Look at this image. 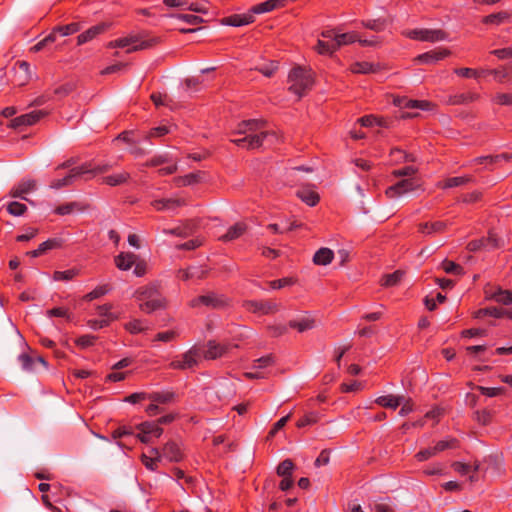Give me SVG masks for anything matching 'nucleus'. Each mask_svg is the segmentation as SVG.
Instances as JSON below:
<instances>
[{
	"instance_id": "obj_1",
	"label": "nucleus",
	"mask_w": 512,
	"mask_h": 512,
	"mask_svg": "<svg viewBox=\"0 0 512 512\" xmlns=\"http://www.w3.org/2000/svg\"><path fill=\"white\" fill-rule=\"evenodd\" d=\"M265 121L250 119L244 120L237 125L234 133L243 137L232 139L231 142L244 149H257L263 145L269 133L264 130Z\"/></svg>"
},
{
	"instance_id": "obj_2",
	"label": "nucleus",
	"mask_w": 512,
	"mask_h": 512,
	"mask_svg": "<svg viewBox=\"0 0 512 512\" xmlns=\"http://www.w3.org/2000/svg\"><path fill=\"white\" fill-rule=\"evenodd\" d=\"M134 297L139 302L140 310L147 314L163 309L166 306V299L154 284L139 287L135 291Z\"/></svg>"
},
{
	"instance_id": "obj_3",
	"label": "nucleus",
	"mask_w": 512,
	"mask_h": 512,
	"mask_svg": "<svg viewBox=\"0 0 512 512\" xmlns=\"http://www.w3.org/2000/svg\"><path fill=\"white\" fill-rule=\"evenodd\" d=\"M158 43L157 38L145 39L142 35H133L119 38L108 43L109 48H127V53L145 50L155 46Z\"/></svg>"
},
{
	"instance_id": "obj_4",
	"label": "nucleus",
	"mask_w": 512,
	"mask_h": 512,
	"mask_svg": "<svg viewBox=\"0 0 512 512\" xmlns=\"http://www.w3.org/2000/svg\"><path fill=\"white\" fill-rule=\"evenodd\" d=\"M288 80L290 82L289 90L299 97L303 96L307 90L311 89L313 84L310 71L301 67L292 69L289 73Z\"/></svg>"
},
{
	"instance_id": "obj_5",
	"label": "nucleus",
	"mask_w": 512,
	"mask_h": 512,
	"mask_svg": "<svg viewBox=\"0 0 512 512\" xmlns=\"http://www.w3.org/2000/svg\"><path fill=\"white\" fill-rule=\"evenodd\" d=\"M203 357L202 351L199 346L193 345L189 350L176 357L169 363V368L174 370H189L193 369L201 361Z\"/></svg>"
},
{
	"instance_id": "obj_6",
	"label": "nucleus",
	"mask_w": 512,
	"mask_h": 512,
	"mask_svg": "<svg viewBox=\"0 0 512 512\" xmlns=\"http://www.w3.org/2000/svg\"><path fill=\"white\" fill-rule=\"evenodd\" d=\"M189 305L192 308L205 306L211 309H221L229 305V299L223 294L209 292L193 298Z\"/></svg>"
},
{
	"instance_id": "obj_7",
	"label": "nucleus",
	"mask_w": 512,
	"mask_h": 512,
	"mask_svg": "<svg viewBox=\"0 0 512 512\" xmlns=\"http://www.w3.org/2000/svg\"><path fill=\"white\" fill-rule=\"evenodd\" d=\"M419 187L420 185L413 178L403 179L398 181L396 184L389 186L386 189L385 194L388 198L393 199L414 191Z\"/></svg>"
},
{
	"instance_id": "obj_8",
	"label": "nucleus",
	"mask_w": 512,
	"mask_h": 512,
	"mask_svg": "<svg viewBox=\"0 0 512 512\" xmlns=\"http://www.w3.org/2000/svg\"><path fill=\"white\" fill-rule=\"evenodd\" d=\"M90 170V167L87 165H81L75 168H72L68 175H66L63 178L55 179L51 181L50 188L52 189H60L66 186H69L73 183V181L82 176L85 175Z\"/></svg>"
},
{
	"instance_id": "obj_9",
	"label": "nucleus",
	"mask_w": 512,
	"mask_h": 512,
	"mask_svg": "<svg viewBox=\"0 0 512 512\" xmlns=\"http://www.w3.org/2000/svg\"><path fill=\"white\" fill-rule=\"evenodd\" d=\"M244 307L247 311L260 315L273 314L279 310V305L270 301H247Z\"/></svg>"
},
{
	"instance_id": "obj_10",
	"label": "nucleus",
	"mask_w": 512,
	"mask_h": 512,
	"mask_svg": "<svg viewBox=\"0 0 512 512\" xmlns=\"http://www.w3.org/2000/svg\"><path fill=\"white\" fill-rule=\"evenodd\" d=\"M45 115L46 113L41 110H34L12 119L9 124V127L14 129H20L22 127L31 126L37 123Z\"/></svg>"
},
{
	"instance_id": "obj_11",
	"label": "nucleus",
	"mask_w": 512,
	"mask_h": 512,
	"mask_svg": "<svg viewBox=\"0 0 512 512\" xmlns=\"http://www.w3.org/2000/svg\"><path fill=\"white\" fill-rule=\"evenodd\" d=\"M207 349L202 352L203 357L207 360H215L226 355L231 349L230 344H221L215 340H209L206 344Z\"/></svg>"
},
{
	"instance_id": "obj_12",
	"label": "nucleus",
	"mask_w": 512,
	"mask_h": 512,
	"mask_svg": "<svg viewBox=\"0 0 512 512\" xmlns=\"http://www.w3.org/2000/svg\"><path fill=\"white\" fill-rule=\"evenodd\" d=\"M160 452L162 458L167 459L169 462H180L184 458L180 444L173 440L168 441Z\"/></svg>"
},
{
	"instance_id": "obj_13",
	"label": "nucleus",
	"mask_w": 512,
	"mask_h": 512,
	"mask_svg": "<svg viewBox=\"0 0 512 512\" xmlns=\"http://www.w3.org/2000/svg\"><path fill=\"white\" fill-rule=\"evenodd\" d=\"M36 189V181L32 179H23L17 185L13 186L9 192V195L13 198H20L25 201H29L26 194Z\"/></svg>"
},
{
	"instance_id": "obj_14",
	"label": "nucleus",
	"mask_w": 512,
	"mask_h": 512,
	"mask_svg": "<svg viewBox=\"0 0 512 512\" xmlns=\"http://www.w3.org/2000/svg\"><path fill=\"white\" fill-rule=\"evenodd\" d=\"M487 299L494 300L503 305L512 304V290H503L500 287H491L485 289Z\"/></svg>"
},
{
	"instance_id": "obj_15",
	"label": "nucleus",
	"mask_w": 512,
	"mask_h": 512,
	"mask_svg": "<svg viewBox=\"0 0 512 512\" xmlns=\"http://www.w3.org/2000/svg\"><path fill=\"white\" fill-rule=\"evenodd\" d=\"M254 16H253V13L251 12V9L249 10V12L247 13H244V14H233V15H230V16H227L225 18L222 19V24L224 25H228V26H233V27H240V26H244V25H248L250 23H253L254 22Z\"/></svg>"
},
{
	"instance_id": "obj_16",
	"label": "nucleus",
	"mask_w": 512,
	"mask_h": 512,
	"mask_svg": "<svg viewBox=\"0 0 512 512\" xmlns=\"http://www.w3.org/2000/svg\"><path fill=\"white\" fill-rule=\"evenodd\" d=\"M108 27L109 25L106 23H99L95 26L90 27L89 29L78 35L77 44L83 45L93 40L98 35L104 33L108 29Z\"/></svg>"
},
{
	"instance_id": "obj_17",
	"label": "nucleus",
	"mask_w": 512,
	"mask_h": 512,
	"mask_svg": "<svg viewBox=\"0 0 512 512\" xmlns=\"http://www.w3.org/2000/svg\"><path fill=\"white\" fill-rule=\"evenodd\" d=\"M450 55L448 49L431 50L416 57V61L423 64H435Z\"/></svg>"
},
{
	"instance_id": "obj_18",
	"label": "nucleus",
	"mask_w": 512,
	"mask_h": 512,
	"mask_svg": "<svg viewBox=\"0 0 512 512\" xmlns=\"http://www.w3.org/2000/svg\"><path fill=\"white\" fill-rule=\"evenodd\" d=\"M394 104L400 108L429 110L431 103L426 100H413L406 97H398Z\"/></svg>"
},
{
	"instance_id": "obj_19",
	"label": "nucleus",
	"mask_w": 512,
	"mask_h": 512,
	"mask_svg": "<svg viewBox=\"0 0 512 512\" xmlns=\"http://www.w3.org/2000/svg\"><path fill=\"white\" fill-rule=\"evenodd\" d=\"M161 460L162 455L158 448H151L149 455L144 453L141 455L142 464L150 471H156Z\"/></svg>"
},
{
	"instance_id": "obj_20",
	"label": "nucleus",
	"mask_w": 512,
	"mask_h": 512,
	"mask_svg": "<svg viewBox=\"0 0 512 512\" xmlns=\"http://www.w3.org/2000/svg\"><path fill=\"white\" fill-rule=\"evenodd\" d=\"M187 203L181 198L157 199L151 202V205L157 211L173 210L177 207L185 206Z\"/></svg>"
},
{
	"instance_id": "obj_21",
	"label": "nucleus",
	"mask_w": 512,
	"mask_h": 512,
	"mask_svg": "<svg viewBox=\"0 0 512 512\" xmlns=\"http://www.w3.org/2000/svg\"><path fill=\"white\" fill-rule=\"evenodd\" d=\"M286 2L287 0H267L262 3L254 5L251 8V12L253 13V16L255 14L267 13L273 11L274 9L285 6Z\"/></svg>"
},
{
	"instance_id": "obj_22",
	"label": "nucleus",
	"mask_w": 512,
	"mask_h": 512,
	"mask_svg": "<svg viewBox=\"0 0 512 512\" xmlns=\"http://www.w3.org/2000/svg\"><path fill=\"white\" fill-rule=\"evenodd\" d=\"M137 256L131 252H121L114 258V263L119 270L127 271L136 263Z\"/></svg>"
},
{
	"instance_id": "obj_23",
	"label": "nucleus",
	"mask_w": 512,
	"mask_h": 512,
	"mask_svg": "<svg viewBox=\"0 0 512 512\" xmlns=\"http://www.w3.org/2000/svg\"><path fill=\"white\" fill-rule=\"evenodd\" d=\"M405 401L404 396L384 395L375 399V403L381 407L396 409Z\"/></svg>"
},
{
	"instance_id": "obj_24",
	"label": "nucleus",
	"mask_w": 512,
	"mask_h": 512,
	"mask_svg": "<svg viewBox=\"0 0 512 512\" xmlns=\"http://www.w3.org/2000/svg\"><path fill=\"white\" fill-rule=\"evenodd\" d=\"M447 223L443 221H435L432 223L426 222L421 223L418 226V230L420 233L424 235H431L434 233H442L446 230Z\"/></svg>"
},
{
	"instance_id": "obj_25",
	"label": "nucleus",
	"mask_w": 512,
	"mask_h": 512,
	"mask_svg": "<svg viewBox=\"0 0 512 512\" xmlns=\"http://www.w3.org/2000/svg\"><path fill=\"white\" fill-rule=\"evenodd\" d=\"M247 230V226L244 222H238L231 226L227 232L221 236L222 241H232L242 236Z\"/></svg>"
},
{
	"instance_id": "obj_26",
	"label": "nucleus",
	"mask_w": 512,
	"mask_h": 512,
	"mask_svg": "<svg viewBox=\"0 0 512 512\" xmlns=\"http://www.w3.org/2000/svg\"><path fill=\"white\" fill-rule=\"evenodd\" d=\"M512 14L507 11H500L497 13H493L485 16L482 19L484 24H492V25H501L503 23H507L510 21Z\"/></svg>"
},
{
	"instance_id": "obj_27",
	"label": "nucleus",
	"mask_w": 512,
	"mask_h": 512,
	"mask_svg": "<svg viewBox=\"0 0 512 512\" xmlns=\"http://www.w3.org/2000/svg\"><path fill=\"white\" fill-rule=\"evenodd\" d=\"M201 181V172L189 173L184 176H178L173 179L176 187L190 186Z\"/></svg>"
},
{
	"instance_id": "obj_28",
	"label": "nucleus",
	"mask_w": 512,
	"mask_h": 512,
	"mask_svg": "<svg viewBox=\"0 0 512 512\" xmlns=\"http://www.w3.org/2000/svg\"><path fill=\"white\" fill-rule=\"evenodd\" d=\"M479 99V94L474 92H467L456 94L449 97L448 103L451 105H462L474 102Z\"/></svg>"
},
{
	"instance_id": "obj_29",
	"label": "nucleus",
	"mask_w": 512,
	"mask_h": 512,
	"mask_svg": "<svg viewBox=\"0 0 512 512\" xmlns=\"http://www.w3.org/2000/svg\"><path fill=\"white\" fill-rule=\"evenodd\" d=\"M334 253L329 248H320L313 256V262L316 265H328L332 262Z\"/></svg>"
},
{
	"instance_id": "obj_30",
	"label": "nucleus",
	"mask_w": 512,
	"mask_h": 512,
	"mask_svg": "<svg viewBox=\"0 0 512 512\" xmlns=\"http://www.w3.org/2000/svg\"><path fill=\"white\" fill-rule=\"evenodd\" d=\"M130 179V174L122 171L117 174L108 175L102 178V183L109 186H119L126 183Z\"/></svg>"
},
{
	"instance_id": "obj_31",
	"label": "nucleus",
	"mask_w": 512,
	"mask_h": 512,
	"mask_svg": "<svg viewBox=\"0 0 512 512\" xmlns=\"http://www.w3.org/2000/svg\"><path fill=\"white\" fill-rule=\"evenodd\" d=\"M296 194L303 202L309 206H315L320 200L318 193L311 189L302 188L299 189Z\"/></svg>"
},
{
	"instance_id": "obj_32",
	"label": "nucleus",
	"mask_w": 512,
	"mask_h": 512,
	"mask_svg": "<svg viewBox=\"0 0 512 512\" xmlns=\"http://www.w3.org/2000/svg\"><path fill=\"white\" fill-rule=\"evenodd\" d=\"M15 71L23 74L21 80H16V85L23 86L31 79L30 64L26 61H17Z\"/></svg>"
},
{
	"instance_id": "obj_33",
	"label": "nucleus",
	"mask_w": 512,
	"mask_h": 512,
	"mask_svg": "<svg viewBox=\"0 0 512 512\" xmlns=\"http://www.w3.org/2000/svg\"><path fill=\"white\" fill-rule=\"evenodd\" d=\"M289 327L296 329L298 332H305L315 327V320L310 317H305L298 320L289 321Z\"/></svg>"
},
{
	"instance_id": "obj_34",
	"label": "nucleus",
	"mask_w": 512,
	"mask_h": 512,
	"mask_svg": "<svg viewBox=\"0 0 512 512\" xmlns=\"http://www.w3.org/2000/svg\"><path fill=\"white\" fill-rule=\"evenodd\" d=\"M137 429L144 434H149L150 436L152 435L156 438H159L163 433V429L160 427L157 421L143 422L137 426Z\"/></svg>"
},
{
	"instance_id": "obj_35",
	"label": "nucleus",
	"mask_w": 512,
	"mask_h": 512,
	"mask_svg": "<svg viewBox=\"0 0 512 512\" xmlns=\"http://www.w3.org/2000/svg\"><path fill=\"white\" fill-rule=\"evenodd\" d=\"M390 157L395 164L404 163V162H414L416 160L415 156L410 153H406L400 148H393L390 151Z\"/></svg>"
},
{
	"instance_id": "obj_36",
	"label": "nucleus",
	"mask_w": 512,
	"mask_h": 512,
	"mask_svg": "<svg viewBox=\"0 0 512 512\" xmlns=\"http://www.w3.org/2000/svg\"><path fill=\"white\" fill-rule=\"evenodd\" d=\"M505 309L504 308H497V307H487L479 309L475 312L474 317L475 318H483L486 316H491L494 318H502L504 317Z\"/></svg>"
},
{
	"instance_id": "obj_37",
	"label": "nucleus",
	"mask_w": 512,
	"mask_h": 512,
	"mask_svg": "<svg viewBox=\"0 0 512 512\" xmlns=\"http://www.w3.org/2000/svg\"><path fill=\"white\" fill-rule=\"evenodd\" d=\"M112 290V287L110 284H102L95 287L91 292L87 293L84 296V300L86 301H93L95 299H98L106 294H108Z\"/></svg>"
},
{
	"instance_id": "obj_38",
	"label": "nucleus",
	"mask_w": 512,
	"mask_h": 512,
	"mask_svg": "<svg viewBox=\"0 0 512 512\" xmlns=\"http://www.w3.org/2000/svg\"><path fill=\"white\" fill-rule=\"evenodd\" d=\"M174 397L175 394L173 392H153L147 394V400L160 404L170 403Z\"/></svg>"
},
{
	"instance_id": "obj_39",
	"label": "nucleus",
	"mask_w": 512,
	"mask_h": 512,
	"mask_svg": "<svg viewBox=\"0 0 512 512\" xmlns=\"http://www.w3.org/2000/svg\"><path fill=\"white\" fill-rule=\"evenodd\" d=\"M357 40H359V35L356 32H347L338 34V36L335 37L334 39V44L338 49L343 45H348L357 42Z\"/></svg>"
},
{
	"instance_id": "obj_40",
	"label": "nucleus",
	"mask_w": 512,
	"mask_h": 512,
	"mask_svg": "<svg viewBox=\"0 0 512 512\" xmlns=\"http://www.w3.org/2000/svg\"><path fill=\"white\" fill-rule=\"evenodd\" d=\"M124 328L131 334H138L148 329L147 322L140 319H133L124 325Z\"/></svg>"
},
{
	"instance_id": "obj_41",
	"label": "nucleus",
	"mask_w": 512,
	"mask_h": 512,
	"mask_svg": "<svg viewBox=\"0 0 512 512\" xmlns=\"http://www.w3.org/2000/svg\"><path fill=\"white\" fill-rule=\"evenodd\" d=\"M471 181H472V177L471 176H457V177H451V178L446 179L439 186L444 188V189H448V188H454V187L462 186V185H464V184H466L468 182H471Z\"/></svg>"
},
{
	"instance_id": "obj_42",
	"label": "nucleus",
	"mask_w": 512,
	"mask_h": 512,
	"mask_svg": "<svg viewBox=\"0 0 512 512\" xmlns=\"http://www.w3.org/2000/svg\"><path fill=\"white\" fill-rule=\"evenodd\" d=\"M84 209L85 208L80 203L70 202V203H65V204L59 205L58 207H56L54 212L57 215L64 216V215H68V214L72 213L75 210L83 211Z\"/></svg>"
},
{
	"instance_id": "obj_43",
	"label": "nucleus",
	"mask_w": 512,
	"mask_h": 512,
	"mask_svg": "<svg viewBox=\"0 0 512 512\" xmlns=\"http://www.w3.org/2000/svg\"><path fill=\"white\" fill-rule=\"evenodd\" d=\"M404 273L397 270L391 274H386L381 278V285L384 287H392L400 283Z\"/></svg>"
},
{
	"instance_id": "obj_44",
	"label": "nucleus",
	"mask_w": 512,
	"mask_h": 512,
	"mask_svg": "<svg viewBox=\"0 0 512 512\" xmlns=\"http://www.w3.org/2000/svg\"><path fill=\"white\" fill-rule=\"evenodd\" d=\"M350 70L355 74H369L376 71L374 65L366 61L353 63Z\"/></svg>"
},
{
	"instance_id": "obj_45",
	"label": "nucleus",
	"mask_w": 512,
	"mask_h": 512,
	"mask_svg": "<svg viewBox=\"0 0 512 512\" xmlns=\"http://www.w3.org/2000/svg\"><path fill=\"white\" fill-rule=\"evenodd\" d=\"M319 419L320 415L318 412H309L297 421L296 426L298 428H303L306 426L314 425L319 421Z\"/></svg>"
},
{
	"instance_id": "obj_46",
	"label": "nucleus",
	"mask_w": 512,
	"mask_h": 512,
	"mask_svg": "<svg viewBox=\"0 0 512 512\" xmlns=\"http://www.w3.org/2000/svg\"><path fill=\"white\" fill-rule=\"evenodd\" d=\"M484 238L488 249H498L505 245L504 240L493 231H489L488 236Z\"/></svg>"
},
{
	"instance_id": "obj_47",
	"label": "nucleus",
	"mask_w": 512,
	"mask_h": 512,
	"mask_svg": "<svg viewBox=\"0 0 512 512\" xmlns=\"http://www.w3.org/2000/svg\"><path fill=\"white\" fill-rule=\"evenodd\" d=\"M362 25L365 28L373 30L375 32H381L386 27V20L383 18L369 19V20L362 21Z\"/></svg>"
},
{
	"instance_id": "obj_48",
	"label": "nucleus",
	"mask_w": 512,
	"mask_h": 512,
	"mask_svg": "<svg viewBox=\"0 0 512 512\" xmlns=\"http://www.w3.org/2000/svg\"><path fill=\"white\" fill-rule=\"evenodd\" d=\"M64 243V240L61 238H50L44 242H42L38 247L42 253H46L49 250L61 248Z\"/></svg>"
},
{
	"instance_id": "obj_49",
	"label": "nucleus",
	"mask_w": 512,
	"mask_h": 512,
	"mask_svg": "<svg viewBox=\"0 0 512 512\" xmlns=\"http://www.w3.org/2000/svg\"><path fill=\"white\" fill-rule=\"evenodd\" d=\"M316 50L319 54H332L337 50V47L334 44V39L331 41L318 40Z\"/></svg>"
},
{
	"instance_id": "obj_50",
	"label": "nucleus",
	"mask_w": 512,
	"mask_h": 512,
	"mask_svg": "<svg viewBox=\"0 0 512 512\" xmlns=\"http://www.w3.org/2000/svg\"><path fill=\"white\" fill-rule=\"evenodd\" d=\"M441 267L447 274L462 275L464 273L462 266L450 260H444Z\"/></svg>"
},
{
	"instance_id": "obj_51",
	"label": "nucleus",
	"mask_w": 512,
	"mask_h": 512,
	"mask_svg": "<svg viewBox=\"0 0 512 512\" xmlns=\"http://www.w3.org/2000/svg\"><path fill=\"white\" fill-rule=\"evenodd\" d=\"M7 212L12 216H22L27 212V206L23 203L12 201L10 202L7 207Z\"/></svg>"
},
{
	"instance_id": "obj_52",
	"label": "nucleus",
	"mask_w": 512,
	"mask_h": 512,
	"mask_svg": "<svg viewBox=\"0 0 512 512\" xmlns=\"http://www.w3.org/2000/svg\"><path fill=\"white\" fill-rule=\"evenodd\" d=\"M78 274L79 270L74 268L65 271H55L53 274V279L55 281H69L76 277Z\"/></svg>"
},
{
	"instance_id": "obj_53",
	"label": "nucleus",
	"mask_w": 512,
	"mask_h": 512,
	"mask_svg": "<svg viewBox=\"0 0 512 512\" xmlns=\"http://www.w3.org/2000/svg\"><path fill=\"white\" fill-rule=\"evenodd\" d=\"M171 162V157L168 154L156 155L150 160L142 164L143 167H157Z\"/></svg>"
},
{
	"instance_id": "obj_54",
	"label": "nucleus",
	"mask_w": 512,
	"mask_h": 512,
	"mask_svg": "<svg viewBox=\"0 0 512 512\" xmlns=\"http://www.w3.org/2000/svg\"><path fill=\"white\" fill-rule=\"evenodd\" d=\"M294 464L290 459L282 461L277 467V474L281 477H291Z\"/></svg>"
},
{
	"instance_id": "obj_55",
	"label": "nucleus",
	"mask_w": 512,
	"mask_h": 512,
	"mask_svg": "<svg viewBox=\"0 0 512 512\" xmlns=\"http://www.w3.org/2000/svg\"><path fill=\"white\" fill-rule=\"evenodd\" d=\"M446 38H447V34L443 30H440V29H427L426 41H428V42L443 41Z\"/></svg>"
},
{
	"instance_id": "obj_56",
	"label": "nucleus",
	"mask_w": 512,
	"mask_h": 512,
	"mask_svg": "<svg viewBox=\"0 0 512 512\" xmlns=\"http://www.w3.org/2000/svg\"><path fill=\"white\" fill-rule=\"evenodd\" d=\"M458 446V441L455 438H451L448 440H440L433 447L435 454L442 452L448 448H456Z\"/></svg>"
},
{
	"instance_id": "obj_57",
	"label": "nucleus",
	"mask_w": 512,
	"mask_h": 512,
	"mask_svg": "<svg viewBox=\"0 0 512 512\" xmlns=\"http://www.w3.org/2000/svg\"><path fill=\"white\" fill-rule=\"evenodd\" d=\"M476 389L482 394L487 397H496L504 393L505 388L503 387H484V386H477Z\"/></svg>"
},
{
	"instance_id": "obj_58",
	"label": "nucleus",
	"mask_w": 512,
	"mask_h": 512,
	"mask_svg": "<svg viewBox=\"0 0 512 512\" xmlns=\"http://www.w3.org/2000/svg\"><path fill=\"white\" fill-rule=\"evenodd\" d=\"M171 17H175L179 20L186 22L189 25H192V26H195V25H198V24L204 22L203 18H201L200 16L192 15V14H175V15H171Z\"/></svg>"
},
{
	"instance_id": "obj_59",
	"label": "nucleus",
	"mask_w": 512,
	"mask_h": 512,
	"mask_svg": "<svg viewBox=\"0 0 512 512\" xmlns=\"http://www.w3.org/2000/svg\"><path fill=\"white\" fill-rule=\"evenodd\" d=\"M179 336V332L177 330H168L164 332H159L155 335V341L161 342H171L175 340Z\"/></svg>"
},
{
	"instance_id": "obj_60",
	"label": "nucleus",
	"mask_w": 512,
	"mask_h": 512,
	"mask_svg": "<svg viewBox=\"0 0 512 512\" xmlns=\"http://www.w3.org/2000/svg\"><path fill=\"white\" fill-rule=\"evenodd\" d=\"M19 362L21 363L22 369L25 371H33L35 365V359L32 358L27 353H22L18 357Z\"/></svg>"
},
{
	"instance_id": "obj_61",
	"label": "nucleus",
	"mask_w": 512,
	"mask_h": 512,
	"mask_svg": "<svg viewBox=\"0 0 512 512\" xmlns=\"http://www.w3.org/2000/svg\"><path fill=\"white\" fill-rule=\"evenodd\" d=\"M58 32L61 36H68L78 32L81 29L79 23H70L63 26H58Z\"/></svg>"
},
{
	"instance_id": "obj_62",
	"label": "nucleus",
	"mask_w": 512,
	"mask_h": 512,
	"mask_svg": "<svg viewBox=\"0 0 512 512\" xmlns=\"http://www.w3.org/2000/svg\"><path fill=\"white\" fill-rule=\"evenodd\" d=\"M278 65L275 62H270L268 64H263L260 66H257L255 69L259 71L261 74H263L266 77H271L275 71L277 70Z\"/></svg>"
},
{
	"instance_id": "obj_63",
	"label": "nucleus",
	"mask_w": 512,
	"mask_h": 512,
	"mask_svg": "<svg viewBox=\"0 0 512 512\" xmlns=\"http://www.w3.org/2000/svg\"><path fill=\"white\" fill-rule=\"evenodd\" d=\"M475 419L480 424L487 425L492 420V413L487 409L478 410L475 412Z\"/></svg>"
},
{
	"instance_id": "obj_64",
	"label": "nucleus",
	"mask_w": 512,
	"mask_h": 512,
	"mask_svg": "<svg viewBox=\"0 0 512 512\" xmlns=\"http://www.w3.org/2000/svg\"><path fill=\"white\" fill-rule=\"evenodd\" d=\"M417 168L414 166H405L403 168L394 170L392 175L394 177H411L417 173Z\"/></svg>"
}]
</instances>
